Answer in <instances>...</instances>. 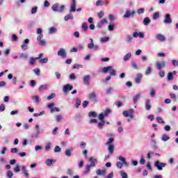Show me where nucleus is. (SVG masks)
Instances as JSON below:
<instances>
[{
    "label": "nucleus",
    "instance_id": "44",
    "mask_svg": "<svg viewBox=\"0 0 178 178\" xmlns=\"http://www.w3.org/2000/svg\"><path fill=\"white\" fill-rule=\"evenodd\" d=\"M17 40H18L17 35H16L15 34H13L11 36V41L16 42V41H17Z\"/></svg>",
    "mask_w": 178,
    "mask_h": 178
},
{
    "label": "nucleus",
    "instance_id": "56",
    "mask_svg": "<svg viewBox=\"0 0 178 178\" xmlns=\"http://www.w3.org/2000/svg\"><path fill=\"white\" fill-rule=\"evenodd\" d=\"M156 119L158 123L165 124V121H163L162 120V118H161V117H157Z\"/></svg>",
    "mask_w": 178,
    "mask_h": 178
},
{
    "label": "nucleus",
    "instance_id": "57",
    "mask_svg": "<svg viewBox=\"0 0 178 178\" xmlns=\"http://www.w3.org/2000/svg\"><path fill=\"white\" fill-rule=\"evenodd\" d=\"M56 122H59L60 120H62V115H58L56 116Z\"/></svg>",
    "mask_w": 178,
    "mask_h": 178
},
{
    "label": "nucleus",
    "instance_id": "49",
    "mask_svg": "<svg viewBox=\"0 0 178 178\" xmlns=\"http://www.w3.org/2000/svg\"><path fill=\"white\" fill-rule=\"evenodd\" d=\"M159 75L160 76V77H165V71L160 70L159 72Z\"/></svg>",
    "mask_w": 178,
    "mask_h": 178
},
{
    "label": "nucleus",
    "instance_id": "53",
    "mask_svg": "<svg viewBox=\"0 0 178 178\" xmlns=\"http://www.w3.org/2000/svg\"><path fill=\"white\" fill-rule=\"evenodd\" d=\"M35 60H38L35 59V58H34L31 57L29 60L30 65H34V63L35 62Z\"/></svg>",
    "mask_w": 178,
    "mask_h": 178
},
{
    "label": "nucleus",
    "instance_id": "43",
    "mask_svg": "<svg viewBox=\"0 0 178 178\" xmlns=\"http://www.w3.org/2000/svg\"><path fill=\"white\" fill-rule=\"evenodd\" d=\"M131 40H133V36H131V35H127L126 36V41L127 42H130L131 41Z\"/></svg>",
    "mask_w": 178,
    "mask_h": 178
},
{
    "label": "nucleus",
    "instance_id": "28",
    "mask_svg": "<svg viewBox=\"0 0 178 178\" xmlns=\"http://www.w3.org/2000/svg\"><path fill=\"white\" fill-rule=\"evenodd\" d=\"M167 80L170 81L171 80H173V72H168L167 75Z\"/></svg>",
    "mask_w": 178,
    "mask_h": 178
},
{
    "label": "nucleus",
    "instance_id": "29",
    "mask_svg": "<svg viewBox=\"0 0 178 178\" xmlns=\"http://www.w3.org/2000/svg\"><path fill=\"white\" fill-rule=\"evenodd\" d=\"M72 69H83V65L80 64H74L72 66Z\"/></svg>",
    "mask_w": 178,
    "mask_h": 178
},
{
    "label": "nucleus",
    "instance_id": "59",
    "mask_svg": "<svg viewBox=\"0 0 178 178\" xmlns=\"http://www.w3.org/2000/svg\"><path fill=\"white\" fill-rule=\"evenodd\" d=\"M61 149L59 146H56L54 148V152H60Z\"/></svg>",
    "mask_w": 178,
    "mask_h": 178
},
{
    "label": "nucleus",
    "instance_id": "64",
    "mask_svg": "<svg viewBox=\"0 0 178 178\" xmlns=\"http://www.w3.org/2000/svg\"><path fill=\"white\" fill-rule=\"evenodd\" d=\"M172 63L173 66H175V67L178 66V60H172Z\"/></svg>",
    "mask_w": 178,
    "mask_h": 178
},
{
    "label": "nucleus",
    "instance_id": "47",
    "mask_svg": "<svg viewBox=\"0 0 178 178\" xmlns=\"http://www.w3.org/2000/svg\"><path fill=\"white\" fill-rule=\"evenodd\" d=\"M82 29L85 31H87L88 30V26L87 25V24L86 22H84L82 24Z\"/></svg>",
    "mask_w": 178,
    "mask_h": 178
},
{
    "label": "nucleus",
    "instance_id": "16",
    "mask_svg": "<svg viewBox=\"0 0 178 178\" xmlns=\"http://www.w3.org/2000/svg\"><path fill=\"white\" fill-rule=\"evenodd\" d=\"M108 23V21L105 19H102L101 22H98V24H97V29H102V26H104V24H106Z\"/></svg>",
    "mask_w": 178,
    "mask_h": 178
},
{
    "label": "nucleus",
    "instance_id": "27",
    "mask_svg": "<svg viewBox=\"0 0 178 178\" xmlns=\"http://www.w3.org/2000/svg\"><path fill=\"white\" fill-rule=\"evenodd\" d=\"M97 175H105V173H106V170H97L96 171Z\"/></svg>",
    "mask_w": 178,
    "mask_h": 178
},
{
    "label": "nucleus",
    "instance_id": "4",
    "mask_svg": "<svg viewBox=\"0 0 178 178\" xmlns=\"http://www.w3.org/2000/svg\"><path fill=\"white\" fill-rule=\"evenodd\" d=\"M54 106H55V103H50L49 104H48L47 107L49 108V109H50L51 113H54L55 111L56 112H60V108L59 107H54Z\"/></svg>",
    "mask_w": 178,
    "mask_h": 178
},
{
    "label": "nucleus",
    "instance_id": "33",
    "mask_svg": "<svg viewBox=\"0 0 178 178\" xmlns=\"http://www.w3.org/2000/svg\"><path fill=\"white\" fill-rule=\"evenodd\" d=\"M92 166L90 165H86V170L84 171V175H87L90 172V169H91Z\"/></svg>",
    "mask_w": 178,
    "mask_h": 178
},
{
    "label": "nucleus",
    "instance_id": "12",
    "mask_svg": "<svg viewBox=\"0 0 178 178\" xmlns=\"http://www.w3.org/2000/svg\"><path fill=\"white\" fill-rule=\"evenodd\" d=\"M145 110L146 111H151L152 106L151 105V100L147 99L145 103Z\"/></svg>",
    "mask_w": 178,
    "mask_h": 178
},
{
    "label": "nucleus",
    "instance_id": "32",
    "mask_svg": "<svg viewBox=\"0 0 178 178\" xmlns=\"http://www.w3.org/2000/svg\"><path fill=\"white\" fill-rule=\"evenodd\" d=\"M88 116H90V118H97V112L95 111H91L88 113Z\"/></svg>",
    "mask_w": 178,
    "mask_h": 178
},
{
    "label": "nucleus",
    "instance_id": "31",
    "mask_svg": "<svg viewBox=\"0 0 178 178\" xmlns=\"http://www.w3.org/2000/svg\"><path fill=\"white\" fill-rule=\"evenodd\" d=\"M81 105V100L80 99H76V102L75 104V108L79 109V106Z\"/></svg>",
    "mask_w": 178,
    "mask_h": 178
},
{
    "label": "nucleus",
    "instance_id": "50",
    "mask_svg": "<svg viewBox=\"0 0 178 178\" xmlns=\"http://www.w3.org/2000/svg\"><path fill=\"white\" fill-rule=\"evenodd\" d=\"M108 29L109 31H113L115 30V25L110 24V25H108Z\"/></svg>",
    "mask_w": 178,
    "mask_h": 178
},
{
    "label": "nucleus",
    "instance_id": "35",
    "mask_svg": "<svg viewBox=\"0 0 178 178\" xmlns=\"http://www.w3.org/2000/svg\"><path fill=\"white\" fill-rule=\"evenodd\" d=\"M99 120L100 121H103V122H105V115L104 114V113H100L99 115Z\"/></svg>",
    "mask_w": 178,
    "mask_h": 178
},
{
    "label": "nucleus",
    "instance_id": "51",
    "mask_svg": "<svg viewBox=\"0 0 178 178\" xmlns=\"http://www.w3.org/2000/svg\"><path fill=\"white\" fill-rule=\"evenodd\" d=\"M38 10V8L37 6L33 7L31 10V14L35 15V13L37 12Z\"/></svg>",
    "mask_w": 178,
    "mask_h": 178
},
{
    "label": "nucleus",
    "instance_id": "54",
    "mask_svg": "<svg viewBox=\"0 0 178 178\" xmlns=\"http://www.w3.org/2000/svg\"><path fill=\"white\" fill-rule=\"evenodd\" d=\"M145 11V10H144V8H139L137 10V13H138V15H141V14L144 13Z\"/></svg>",
    "mask_w": 178,
    "mask_h": 178
},
{
    "label": "nucleus",
    "instance_id": "19",
    "mask_svg": "<svg viewBox=\"0 0 178 178\" xmlns=\"http://www.w3.org/2000/svg\"><path fill=\"white\" fill-rule=\"evenodd\" d=\"M131 112H134V111L133 109H130V110H128V111H124L122 112V115L125 118H129V116H130V114L131 113Z\"/></svg>",
    "mask_w": 178,
    "mask_h": 178
},
{
    "label": "nucleus",
    "instance_id": "63",
    "mask_svg": "<svg viewBox=\"0 0 178 178\" xmlns=\"http://www.w3.org/2000/svg\"><path fill=\"white\" fill-rule=\"evenodd\" d=\"M121 176H122V178H127L128 177L127 173H126L123 171L121 172Z\"/></svg>",
    "mask_w": 178,
    "mask_h": 178
},
{
    "label": "nucleus",
    "instance_id": "60",
    "mask_svg": "<svg viewBox=\"0 0 178 178\" xmlns=\"http://www.w3.org/2000/svg\"><path fill=\"white\" fill-rule=\"evenodd\" d=\"M51 149V143L47 144L45 147V151H49Z\"/></svg>",
    "mask_w": 178,
    "mask_h": 178
},
{
    "label": "nucleus",
    "instance_id": "36",
    "mask_svg": "<svg viewBox=\"0 0 178 178\" xmlns=\"http://www.w3.org/2000/svg\"><path fill=\"white\" fill-rule=\"evenodd\" d=\"M140 94H137V95L134 97L133 101H134V104H137V101H138V99H140Z\"/></svg>",
    "mask_w": 178,
    "mask_h": 178
},
{
    "label": "nucleus",
    "instance_id": "1",
    "mask_svg": "<svg viewBox=\"0 0 178 178\" xmlns=\"http://www.w3.org/2000/svg\"><path fill=\"white\" fill-rule=\"evenodd\" d=\"M108 72H109L110 75L106 77L105 81H109L111 79V76H116V70L112 66H107L102 68L103 73H108Z\"/></svg>",
    "mask_w": 178,
    "mask_h": 178
},
{
    "label": "nucleus",
    "instance_id": "62",
    "mask_svg": "<svg viewBox=\"0 0 178 178\" xmlns=\"http://www.w3.org/2000/svg\"><path fill=\"white\" fill-rule=\"evenodd\" d=\"M86 145H87V144L85 142H81L80 144V147L82 149H84V148H86Z\"/></svg>",
    "mask_w": 178,
    "mask_h": 178
},
{
    "label": "nucleus",
    "instance_id": "17",
    "mask_svg": "<svg viewBox=\"0 0 178 178\" xmlns=\"http://www.w3.org/2000/svg\"><path fill=\"white\" fill-rule=\"evenodd\" d=\"M142 79H143V74H141L140 73L137 74V76L135 79V83H136V84H140V83H141Z\"/></svg>",
    "mask_w": 178,
    "mask_h": 178
},
{
    "label": "nucleus",
    "instance_id": "26",
    "mask_svg": "<svg viewBox=\"0 0 178 178\" xmlns=\"http://www.w3.org/2000/svg\"><path fill=\"white\" fill-rule=\"evenodd\" d=\"M151 73H152V68H151V67H147V68L145 70V75L149 76Z\"/></svg>",
    "mask_w": 178,
    "mask_h": 178
},
{
    "label": "nucleus",
    "instance_id": "58",
    "mask_svg": "<svg viewBox=\"0 0 178 178\" xmlns=\"http://www.w3.org/2000/svg\"><path fill=\"white\" fill-rule=\"evenodd\" d=\"M7 177L8 178H12L13 177V172H12V171H8L7 172Z\"/></svg>",
    "mask_w": 178,
    "mask_h": 178
},
{
    "label": "nucleus",
    "instance_id": "34",
    "mask_svg": "<svg viewBox=\"0 0 178 178\" xmlns=\"http://www.w3.org/2000/svg\"><path fill=\"white\" fill-rule=\"evenodd\" d=\"M170 137L169 136L164 134L162 136L161 140L162 141H168V140H170Z\"/></svg>",
    "mask_w": 178,
    "mask_h": 178
},
{
    "label": "nucleus",
    "instance_id": "15",
    "mask_svg": "<svg viewBox=\"0 0 178 178\" xmlns=\"http://www.w3.org/2000/svg\"><path fill=\"white\" fill-rule=\"evenodd\" d=\"M90 80H91V78L90 77L89 75H86L83 77V83L85 86H90Z\"/></svg>",
    "mask_w": 178,
    "mask_h": 178
},
{
    "label": "nucleus",
    "instance_id": "52",
    "mask_svg": "<svg viewBox=\"0 0 178 178\" xmlns=\"http://www.w3.org/2000/svg\"><path fill=\"white\" fill-rule=\"evenodd\" d=\"M14 172H15V173H19V172H20V167L19 166V165H17L15 166V168H14Z\"/></svg>",
    "mask_w": 178,
    "mask_h": 178
},
{
    "label": "nucleus",
    "instance_id": "22",
    "mask_svg": "<svg viewBox=\"0 0 178 178\" xmlns=\"http://www.w3.org/2000/svg\"><path fill=\"white\" fill-rule=\"evenodd\" d=\"M72 151H73L72 147L65 149V156H72Z\"/></svg>",
    "mask_w": 178,
    "mask_h": 178
},
{
    "label": "nucleus",
    "instance_id": "41",
    "mask_svg": "<svg viewBox=\"0 0 178 178\" xmlns=\"http://www.w3.org/2000/svg\"><path fill=\"white\" fill-rule=\"evenodd\" d=\"M116 166L118 169H122L123 168V163L118 161L116 163Z\"/></svg>",
    "mask_w": 178,
    "mask_h": 178
},
{
    "label": "nucleus",
    "instance_id": "25",
    "mask_svg": "<svg viewBox=\"0 0 178 178\" xmlns=\"http://www.w3.org/2000/svg\"><path fill=\"white\" fill-rule=\"evenodd\" d=\"M56 31H58V29L54 26L49 29V34H55Z\"/></svg>",
    "mask_w": 178,
    "mask_h": 178
},
{
    "label": "nucleus",
    "instance_id": "46",
    "mask_svg": "<svg viewBox=\"0 0 178 178\" xmlns=\"http://www.w3.org/2000/svg\"><path fill=\"white\" fill-rule=\"evenodd\" d=\"M157 19H159V13H155L153 15V20H156Z\"/></svg>",
    "mask_w": 178,
    "mask_h": 178
},
{
    "label": "nucleus",
    "instance_id": "24",
    "mask_svg": "<svg viewBox=\"0 0 178 178\" xmlns=\"http://www.w3.org/2000/svg\"><path fill=\"white\" fill-rule=\"evenodd\" d=\"M45 90H48V85H42L38 88V91L41 92V91H45Z\"/></svg>",
    "mask_w": 178,
    "mask_h": 178
},
{
    "label": "nucleus",
    "instance_id": "30",
    "mask_svg": "<svg viewBox=\"0 0 178 178\" xmlns=\"http://www.w3.org/2000/svg\"><path fill=\"white\" fill-rule=\"evenodd\" d=\"M105 124V121H100L98 123L97 127H99V129H100L101 130H102V129H104V125Z\"/></svg>",
    "mask_w": 178,
    "mask_h": 178
},
{
    "label": "nucleus",
    "instance_id": "45",
    "mask_svg": "<svg viewBox=\"0 0 178 178\" xmlns=\"http://www.w3.org/2000/svg\"><path fill=\"white\" fill-rule=\"evenodd\" d=\"M109 41V37H104L101 38V42H108Z\"/></svg>",
    "mask_w": 178,
    "mask_h": 178
},
{
    "label": "nucleus",
    "instance_id": "14",
    "mask_svg": "<svg viewBox=\"0 0 178 178\" xmlns=\"http://www.w3.org/2000/svg\"><path fill=\"white\" fill-rule=\"evenodd\" d=\"M58 56H61V58L63 59H65V58H66V56H67L66 51L64 50V49H60L58 51Z\"/></svg>",
    "mask_w": 178,
    "mask_h": 178
},
{
    "label": "nucleus",
    "instance_id": "40",
    "mask_svg": "<svg viewBox=\"0 0 178 178\" xmlns=\"http://www.w3.org/2000/svg\"><path fill=\"white\" fill-rule=\"evenodd\" d=\"M52 162H54V160L49 159L46 160V165H47V166H52Z\"/></svg>",
    "mask_w": 178,
    "mask_h": 178
},
{
    "label": "nucleus",
    "instance_id": "21",
    "mask_svg": "<svg viewBox=\"0 0 178 178\" xmlns=\"http://www.w3.org/2000/svg\"><path fill=\"white\" fill-rule=\"evenodd\" d=\"M156 38L157 40H159V41H162V42L165 41V36H163V35H162V34H157L156 35Z\"/></svg>",
    "mask_w": 178,
    "mask_h": 178
},
{
    "label": "nucleus",
    "instance_id": "11",
    "mask_svg": "<svg viewBox=\"0 0 178 178\" xmlns=\"http://www.w3.org/2000/svg\"><path fill=\"white\" fill-rule=\"evenodd\" d=\"M164 23L165 24H170V23H172V17H170V14H165Z\"/></svg>",
    "mask_w": 178,
    "mask_h": 178
},
{
    "label": "nucleus",
    "instance_id": "37",
    "mask_svg": "<svg viewBox=\"0 0 178 178\" xmlns=\"http://www.w3.org/2000/svg\"><path fill=\"white\" fill-rule=\"evenodd\" d=\"M118 159H119L120 161H121L122 162V163H124V165H127V161H126V159H124V157L120 156L118 157Z\"/></svg>",
    "mask_w": 178,
    "mask_h": 178
},
{
    "label": "nucleus",
    "instance_id": "2",
    "mask_svg": "<svg viewBox=\"0 0 178 178\" xmlns=\"http://www.w3.org/2000/svg\"><path fill=\"white\" fill-rule=\"evenodd\" d=\"M115 141V138H109L106 145L108 147V154L110 155H113L115 151V145H113V142Z\"/></svg>",
    "mask_w": 178,
    "mask_h": 178
},
{
    "label": "nucleus",
    "instance_id": "6",
    "mask_svg": "<svg viewBox=\"0 0 178 178\" xmlns=\"http://www.w3.org/2000/svg\"><path fill=\"white\" fill-rule=\"evenodd\" d=\"M156 66L158 70H162V68L166 67V61L162 60L161 62L156 61Z\"/></svg>",
    "mask_w": 178,
    "mask_h": 178
},
{
    "label": "nucleus",
    "instance_id": "18",
    "mask_svg": "<svg viewBox=\"0 0 178 178\" xmlns=\"http://www.w3.org/2000/svg\"><path fill=\"white\" fill-rule=\"evenodd\" d=\"M89 161H90V165L92 166V168H95V163H97V162H98L97 159H94V157H90Z\"/></svg>",
    "mask_w": 178,
    "mask_h": 178
},
{
    "label": "nucleus",
    "instance_id": "8",
    "mask_svg": "<svg viewBox=\"0 0 178 178\" xmlns=\"http://www.w3.org/2000/svg\"><path fill=\"white\" fill-rule=\"evenodd\" d=\"M42 37H44V35L40 34L37 38V40L39 42L40 45H45V44H47V41L42 40Z\"/></svg>",
    "mask_w": 178,
    "mask_h": 178
},
{
    "label": "nucleus",
    "instance_id": "20",
    "mask_svg": "<svg viewBox=\"0 0 178 178\" xmlns=\"http://www.w3.org/2000/svg\"><path fill=\"white\" fill-rule=\"evenodd\" d=\"M73 19H74V17H73V14L72 13H69L64 17L65 22H67L68 20H73Z\"/></svg>",
    "mask_w": 178,
    "mask_h": 178
},
{
    "label": "nucleus",
    "instance_id": "13",
    "mask_svg": "<svg viewBox=\"0 0 178 178\" xmlns=\"http://www.w3.org/2000/svg\"><path fill=\"white\" fill-rule=\"evenodd\" d=\"M70 8V13L76 12V0H72Z\"/></svg>",
    "mask_w": 178,
    "mask_h": 178
},
{
    "label": "nucleus",
    "instance_id": "61",
    "mask_svg": "<svg viewBox=\"0 0 178 178\" xmlns=\"http://www.w3.org/2000/svg\"><path fill=\"white\" fill-rule=\"evenodd\" d=\"M150 97H155V89L152 88L150 92Z\"/></svg>",
    "mask_w": 178,
    "mask_h": 178
},
{
    "label": "nucleus",
    "instance_id": "23",
    "mask_svg": "<svg viewBox=\"0 0 178 178\" xmlns=\"http://www.w3.org/2000/svg\"><path fill=\"white\" fill-rule=\"evenodd\" d=\"M149 23H151V19H149V17H146L144 19H143V24L145 26H148V24H149Z\"/></svg>",
    "mask_w": 178,
    "mask_h": 178
},
{
    "label": "nucleus",
    "instance_id": "55",
    "mask_svg": "<svg viewBox=\"0 0 178 178\" xmlns=\"http://www.w3.org/2000/svg\"><path fill=\"white\" fill-rule=\"evenodd\" d=\"M111 112H112V111H111V109L107 108L106 109V111H104V116H108V115H109V113H111Z\"/></svg>",
    "mask_w": 178,
    "mask_h": 178
},
{
    "label": "nucleus",
    "instance_id": "39",
    "mask_svg": "<svg viewBox=\"0 0 178 178\" xmlns=\"http://www.w3.org/2000/svg\"><path fill=\"white\" fill-rule=\"evenodd\" d=\"M96 5H97V6H104V1H102V0H98V1L96 2Z\"/></svg>",
    "mask_w": 178,
    "mask_h": 178
},
{
    "label": "nucleus",
    "instance_id": "42",
    "mask_svg": "<svg viewBox=\"0 0 178 178\" xmlns=\"http://www.w3.org/2000/svg\"><path fill=\"white\" fill-rule=\"evenodd\" d=\"M47 62H48L47 58H41L39 60V63H47Z\"/></svg>",
    "mask_w": 178,
    "mask_h": 178
},
{
    "label": "nucleus",
    "instance_id": "38",
    "mask_svg": "<svg viewBox=\"0 0 178 178\" xmlns=\"http://www.w3.org/2000/svg\"><path fill=\"white\" fill-rule=\"evenodd\" d=\"M131 58V53H128L127 55L124 56V60H129Z\"/></svg>",
    "mask_w": 178,
    "mask_h": 178
},
{
    "label": "nucleus",
    "instance_id": "3",
    "mask_svg": "<svg viewBox=\"0 0 178 178\" xmlns=\"http://www.w3.org/2000/svg\"><path fill=\"white\" fill-rule=\"evenodd\" d=\"M51 9L54 12H58V13H62L65 10V6L62 5L59 7L58 3H55L51 6Z\"/></svg>",
    "mask_w": 178,
    "mask_h": 178
},
{
    "label": "nucleus",
    "instance_id": "9",
    "mask_svg": "<svg viewBox=\"0 0 178 178\" xmlns=\"http://www.w3.org/2000/svg\"><path fill=\"white\" fill-rule=\"evenodd\" d=\"M72 90H73V86H72L70 84H67V85L64 86V87L63 88V91H64V92L65 94L67 92H69V91H72Z\"/></svg>",
    "mask_w": 178,
    "mask_h": 178
},
{
    "label": "nucleus",
    "instance_id": "5",
    "mask_svg": "<svg viewBox=\"0 0 178 178\" xmlns=\"http://www.w3.org/2000/svg\"><path fill=\"white\" fill-rule=\"evenodd\" d=\"M134 15H136V11H130V10H127L123 17L124 19H130V17H134Z\"/></svg>",
    "mask_w": 178,
    "mask_h": 178
},
{
    "label": "nucleus",
    "instance_id": "7",
    "mask_svg": "<svg viewBox=\"0 0 178 178\" xmlns=\"http://www.w3.org/2000/svg\"><path fill=\"white\" fill-rule=\"evenodd\" d=\"M154 166L157 168L158 170H162L163 168H165V166H166V163H161L159 162V161H156L154 163Z\"/></svg>",
    "mask_w": 178,
    "mask_h": 178
},
{
    "label": "nucleus",
    "instance_id": "48",
    "mask_svg": "<svg viewBox=\"0 0 178 178\" xmlns=\"http://www.w3.org/2000/svg\"><path fill=\"white\" fill-rule=\"evenodd\" d=\"M88 49H98V46L97 45H88Z\"/></svg>",
    "mask_w": 178,
    "mask_h": 178
},
{
    "label": "nucleus",
    "instance_id": "10",
    "mask_svg": "<svg viewBox=\"0 0 178 178\" xmlns=\"http://www.w3.org/2000/svg\"><path fill=\"white\" fill-rule=\"evenodd\" d=\"M88 98L92 101V102H97V93L95 92H91L88 95Z\"/></svg>",
    "mask_w": 178,
    "mask_h": 178
}]
</instances>
